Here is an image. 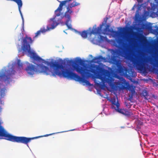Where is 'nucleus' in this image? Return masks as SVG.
Here are the masks:
<instances>
[{"instance_id":"nucleus-1","label":"nucleus","mask_w":158,"mask_h":158,"mask_svg":"<svg viewBox=\"0 0 158 158\" xmlns=\"http://www.w3.org/2000/svg\"><path fill=\"white\" fill-rule=\"evenodd\" d=\"M33 41L31 37H28L27 36H26L23 39L22 48L23 52H28L30 55L31 58H33L34 60L39 61L41 60L45 61V63L46 64L48 65H50L51 67L54 68L53 71L52 73V76H56L57 75L61 77H63L65 78V75H67L69 69H66L65 70L59 71V69H64V67L62 65L59 64L57 62L45 61L37 56L35 52H31V51L30 44H31Z\"/></svg>"},{"instance_id":"nucleus-2","label":"nucleus","mask_w":158,"mask_h":158,"mask_svg":"<svg viewBox=\"0 0 158 158\" xmlns=\"http://www.w3.org/2000/svg\"><path fill=\"white\" fill-rule=\"evenodd\" d=\"M90 69L91 72L92 73L95 74H98L103 84L107 83L112 89H115L116 85L113 82L114 79L112 78L110 73L108 70L95 64L91 65Z\"/></svg>"},{"instance_id":"nucleus-3","label":"nucleus","mask_w":158,"mask_h":158,"mask_svg":"<svg viewBox=\"0 0 158 158\" xmlns=\"http://www.w3.org/2000/svg\"><path fill=\"white\" fill-rule=\"evenodd\" d=\"M118 48L119 50H113L112 51L113 57L112 59V60L113 63L116 65L117 68V70L119 73H124L125 72L124 74L127 77L131 78L133 76L134 72L131 69L123 68L121 63L115 58L117 56H123L125 54V49L123 47L119 46Z\"/></svg>"},{"instance_id":"nucleus-4","label":"nucleus","mask_w":158,"mask_h":158,"mask_svg":"<svg viewBox=\"0 0 158 158\" xmlns=\"http://www.w3.org/2000/svg\"><path fill=\"white\" fill-rule=\"evenodd\" d=\"M26 70L28 73L31 75H33L35 72L43 73L46 75L50 74L51 73L48 67L43 64H38L36 67L34 65L29 64L26 68Z\"/></svg>"},{"instance_id":"nucleus-5","label":"nucleus","mask_w":158,"mask_h":158,"mask_svg":"<svg viewBox=\"0 0 158 158\" xmlns=\"http://www.w3.org/2000/svg\"><path fill=\"white\" fill-rule=\"evenodd\" d=\"M156 63L154 62V60L151 58L150 57L149 58H145L142 60L141 61H135L133 62V63L135 65L137 69L141 71L144 73L146 70V68L145 67L143 62H150V64L153 65L154 66L158 67V60H155Z\"/></svg>"},{"instance_id":"nucleus-6","label":"nucleus","mask_w":158,"mask_h":158,"mask_svg":"<svg viewBox=\"0 0 158 158\" xmlns=\"http://www.w3.org/2000/svg\"><path fill=\"white\" fill-rule=\"evenodd\" d=\"M103 23L100 24L98 27H96V25H95L93 27L92 30L91 28H89V30L84 31L81 32H79V33L81 36L84 38H86L88 35L90 36L92 34L94 35H100L102 33V28L103 26Z\"/></svg>"},{"instance_id":"nucleus-7","label":"nucleus","mask_w":158,"mask_h":158,"mask_svg":"<svg viewBox=\"0 0 158 158\" xmlns=\"http://www.w3.org/2000/svg\"><path fill=\"white\" fill-rule=\"evenodd\" d=\"M65 76H66L65 78H70L73 79L76 81H81L85 83L87 85H90L89 81L81 77L77 74L70 71L69 70L67 75Z\"/></svg>"},{"instance_id":"nucleus-8","label":"nucleus","mask_w":158,"mask_h":158,"mask_svg":"<svg viewBox=\"0 0 158 158\" xmlns=\"http://www.w3.org/2000/svg\"><path fill=\"white\" fill-rule=\"evenodd\" d=\"M70 63L73 64L72 67L76 71L79 73H80L82 76H84L86 74V69L83 67H81L73 61L71 60Z\"/></svg>"},{"instance_id":"nucleus-9","label":"nucleus","mask_w":158,"mask_h":158,"mask_svg":"<svg viewBox=\"0 0 158 158\" xmlns=\"http://www.w3.org/2000/svg\"><path fill=\"white\" fill-rule=\"evenodd\" d=\"M67 10L64 13V16L67 19L65 22V24L67 27L69 29H72V25L71 24H69V21H71V14L73 12L72 9H69L66 8Z\"/></svg>"},{"instance_id":"nucleus-10","label":"nucleus","mask_w":158,"mask_h":158,"mask_svg":"<svg viewBox=\"0 0 158 158\" xmlns=\"http://www.w3.org/2000/svg\"><path fill=\"white\" fill-rule=\"evenodd\" d=\"M110 26L109 25H106V27L104 29V33H110L113 37H115L118 36L120 34L119 32L115 31H114L112 29H110L109 28Z\"/></svg>"},{"instance_id":"nucleus-11","label":"nucleus","mask_w":158,"mask_h":158,"mask_svg":"<svg viewBox=\"0 0 158 158\" xmlns=\"http://www.w3.org/2000/svg\"><path fill=\"white\" fill-rule=\"evenodd\" d=\"M117 111L127 116H131L132 114L129 110H128L126 109H119Z\"/></svg>"},{"instance_id":"nucleus-12","label":"nucleus","mask_w":158,"mask_h":158,"mask_svg":"<svg viewBox=\"0 0 158 158\" xmlns=\"http://www.w3.org/2000/svg\"><path fill=\"white\" fill-rule=\"evenodd\" d=\"M49 30L50 28L48 27V26L47 27V29H45L44 27H43L41 28L40 30L38 31L35 33V36L34 37V38L37 37L38 36L40 35L41 34V33H44Z\"/></svg>"},{"instance_id":"nucleus-13","label":"nucleus","mask_w":158,"mask_h":158,"mask_svg":"<svg viewBox=\"0 0 158 158\" xmlns=\"http://www.w3.org/2000/svg\"><path fill=\"white\" fill-rule=\"evenodd\" d=\"M106 58L101 56H99L97 57H95L91 60V62L95 63H98L102 60H105Z\"/></svg>"},{"instance_id":"nucleus-14","label":"nucleus","mask_w":158,"mask_h":158,"mask_svg":"<svg viewBox=\"0 0 158 158\" xmlns=\"http://www.w3.org/2000/svg\"><path fill=\"white\" fill-rule=\"evenodd\" d=\"M120 104L118 101L116 102L113 103L111 104V107L113 109H114L116 111L118 110L119 108Z\"/></svg>"},{"instance_id":"nucleus-15","label":"nucleus","mask_w":158,"mask_h":158,"mask_svg":"<svg viewBox=\"0 0 158 158\" xmlns=\"http://www.w3.org/2000/svg\"><path fill=\"white\" fill-rule=\"evenodd\" d=\"M135 87L132 85H129L128 86V89L131 92V93H135Z\"/></svg>"},{"instance_id":"nucleus-16","label":"nucleus","mask_w":158,"mask_h":158,"mask_svg":"<svg viewBox=\"0 0 158 158\" xmlns=\"http://www.w3.org/2000/svg\"><path fill=\"white\" fill-rule=\"evenodd\" d=\"M148 94L147 91L145 89L143 90L142 93V96L144 97L145 99H147V97L148 95Z\"/></svg>"},{"instance_id":"nucleus-17","label":"nucleus","mask_w":158,"mask_h":158,"mask_svg":"<svg viewBox=\"0 0 158 158\" xmlns=\"http://www.w3.org/2000/svg\"><path fill=\"white\" fill-rule=\"evenodd\" d=\"M58 24V23L55 21H53L52 23L51 24L49 25V26H50L51 27H48L50 28V30L51 29H54Z\"/></svg>"},{"instance_id":"nucleus-18","label":"nucleus","mask_w":158,"mask_h":158,"mask_svg":"<svg viewBox=\"0 0 158 158\" xmlns=\"http://www.w3.org/2000/svg\"><path fill=\"white\" fill-rule=\"evenodd\" d=\"M137 37L139 39L140 41H142L145 39V37L141 34H138Z\"/></svg>"},{"instance_id":"nucleus-19","label":"nucleus","mask_w":158,"mask_h":158,"mask_svg":"<svg viewBox=\"0 0 158 158\" xmlns=\"http://www.w3.org/2000/svg\"><path fill=\"white\" fill-rule=\"evenodd\" d=\"M79 64L81 65H83L84 64V61L80 58L78 59L76 61Z\"/></svg>"},{"instance_id":"nucleus-20","label":"nucleus","mask_w":158,"mask_h":158,"mask_svg":"<svg viewBox=\"0 0 158 158\" xmlns=\"http://www.w3.org/2000/svg\"><path fill=\"white\" fill-rule=\"evenodd\" d=\"M135 93H131V94L129 95L128 96V99L129 100L131 101L133 99V96L135 95Z\"/></svg>"},{"instance_id":"nucleus-21","label":"nucleus","mask_w":158,"mask_h":158,"mask_svg":"<svg viewBox=\"0 0 158 158\" xmlns=\"http://www.w3.org/2000/svg\"><path fill=\"white\" fill-rule=\"evenodd\" d=\"M17 64L19 68H22L23 66V64L21 62L20 60H18Z\"/></svg>"},{"instance_id":"nucleus-22","label":"nucleus","mask_w":158,"mask_h":158,"mask_svg":"<svg viewBox=\"0 0 158 158\" xmlns=\"http://www.w3.org/2000/svg\"><path fill=\"white\" fill-rule=\"evenodd\" d=\"M110 101L111 102L112 104L116 102V99L114 97L111 98Z\"/></svg>"},{"instance_id":"nucleus-23","label":"nucleus","mask_w":158,"mask_h":158,"mask_svg":"<svg viewBox=\"0 0 158 158\" xmlns=\"http://www.w3.org/2000/svg\"><path fill=\"white\" fill-rule=\"evenodd\" d=\"M126 105L128 108H130L131 107V106L129 104V103L128 104L127 103V104L126 103Z\"/></svg>"},{"instance_id":"nucleus-24","label":"nucleus","mask_w":158,"mask_h":158,"mask_svg":"<svg viewBox=\"0 0 158 158\" xmlns=\"http://www.w3.org/2000/svg\"><path fill=\"white\" fill-rule=\"evenodd\" d=\"M118 43L119 44L123 43V42H122V40L121 39L119 40H118Z\"/></svg>"},{"instance_id":"nucleus-25","label":"nucleus","mask_w":158,"mask_h":158,"mask_svg":"<svg viewBox=\"0 0 158 158\" xmlns=\"http://www.w3.org/2000/svg\"><path fill=\"white\" fill-rule=\"evenodd\" d=\"M137 1L139 3H142L143 1V0H137Z\"/></svg>"},{"instance_id":"nucleus-26","label":"nucleus","mask_w":158,"mask_h":158,"mask_svg":"<svg viewBox=\"0 0 158 158\" xmlns=\"http://www.w3.org/2000/svg\"><path fill=\"white\" fill-rule=\"evenodd\" d=\"M154 1L157 4V5L158 6V0H154Z\"/></svg>"},{"instance_id":"nucleus-27","label":"nucleus","mask_w":158,"mask_h":158,"mask_svg":"<svg viewBox=\"0 0 158 158\" xmlns=\"http://www.w3.org/2000/svg\"><path fill=\"white\" fill-rule=\"evenodd\" d=\"M104 37L103 36H101H101H100V38H101V40H102V39Z\"/></svg>"},{"instance_id":"nucleus-28","label":"nucleus","mask_w":158,"mask_h":158,"mask_svg":"<svg viewBox=\"0 0 158 158\" xmlns=\"http://www.w3.org/2000/svg\"><path fill=\"white\" fill-rule=\"evenodd\" d=\"M108 18L107 17H106V21H105V22L106 23L107 21V20H108Z\"/></svg>"},{"instance_id":"nucleus-29","label":"nucleus","mask_w":158,"mask_h":158,"mask_svg":"<svg viewBox=\"0 0 158 158\" xmlns=\"http://www.w3.org/2000/svg\"><path fill=\"white\" fill-rule=\"evenodd\" d=\"M64 32H65V33H66V34H67V33H66L65 31H64Z\"/></svg>"},{"instance_id":"nucleus-30","label":"nucleus","mask_w":158,"mask_h":158,"mask_svg":"<svg viewBox=\"0 0 158 158\" xmlns=\"http://www.w3.org/2000/svg\"><path fill=\"white\" fill-rule=\"evenodd\" d=\"M150 28H151V27H149V29H150Z\"/></svg>"},{"instance_id":"nucleus-31","label":"nucleus","mask_w":158,"mask_h":158,"mask_svg":"<svg viewBox=\"0 0 158 158\" xmlns=\"http://www.w3.org/2000/svg\"><path fill=\"white\" fill-rule=\"evenodd\" d=\"M158 29V27L157 28V29Z\"/></svg>"}]
</instances>
